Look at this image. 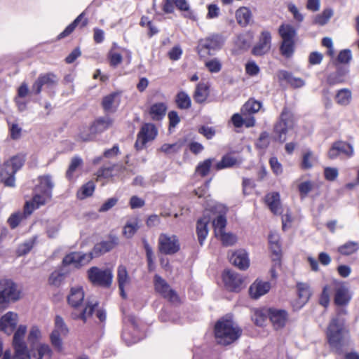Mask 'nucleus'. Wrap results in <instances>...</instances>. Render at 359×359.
Masks as SVG:
<instances>
[{"label": "nucleus", "mask_w": 359, "mask_h": 359, "mask_svg": "<svg viewBox=\"0 0 359 359\" xmlns=\"http://www.w3.org/2000/svg\"><path fill=\"white\" fill-rule=\"evenodd\" d=\"M85 293L81 286L72 287L67 296V302L74 309L72 316L75 319H81L83 322L90 318L93 310L97 306L96 301L85 302Z\"/></svg>", "instance_id": "1"}, {"label": "nucleus", "mask_w": 359, "mask_h": 359, "mask_svg": "<svg viewBox=\"0 0 359 359\" xmlns=\"http://www.w3.org/2000/svg\"><path fill=\"white\" fill-rule=\"evenodd\" d=\"M346 313V311L341 309L337 317L332 318L327 329V337L330 345L337 349H339L348 341V332L344 327V319L339 318L340 313Z\"/></svg>", "instance_id": "2"}, {"label": "nucleus", "mask_w": 359, "mask_h": 359, "mask_svg": "<svg viewBox=\"0 0 359 359\" xmlns=\"http://www.w3.org/2000/svg\"><path fill=\"white\" fill-rule=\"evenodd\" d=\"M215 334L218 344L229 345L239 338L241 330L232 320L223 318L216 323Z\"/></svg>", "instance_id": "3"}, {"label": "nucleus", "mask_w": 359, "mask_h": 359, "mask_svg": "<svg viewBox=\"0 0 359 359\" xmlns=\"http://www.w3.org/2000/svg\"><path fill=\"white\" fill-rule=\"evenodd\" d=\"M295 125L294 114L287 108H284L280 121L274 126V139L281 143L287 140V136Z\"/></svg>", "instance_id": "4"}, {"label": "nucleus", "mask_w": 359, "mask_h": 359, "mask_svg": "<svg viewBox=\"0 0 359 359\" xmlns=\"http://www.w3.org/2000/svg\"><path fill=\"white\" fill-rule=\"evenodd\" d=\"M21 292L17 285L10 279L0 280V312L5 310L11 302L20 299Z\"/></svg>", "instance_id": "5"}, {"label": "nucleus", "mask_w": 359, "mask_h": 359, "mask_svg": "<svg viewBox=\"0 0 359 359\" xmlns=\"http://www.w3.org/2000/svg\"><path fill=\"white\" fill-rule=\"evenodd\" d=\"M113 120L109 117H103L97 119L90 127H83L79 133V137L82 141H90L96 134L102 133L111 128Z\"/></svg>", "instance_id": "6"}, {"label": "nucleus", "mask_w": 359, "mask_h": 359, "mask_svg": "<svg viewBox=\"0 0 359 359\" xmlns=\"http://www.w3.org/2000/svg\"><path fill=\"white\" fill-rule=\"evenodd\" d=\"M23 159L14 156L4 163V169L0 172V181L6 187H15V174L22 166Z\"/></svg>", "instance_id": "7"}, {"label": "nucleus", "mask_w": 359, "mask_h": 359, "mask_svg": "<svg viewBox=\"0 0 359 359\" xmlns=\"http://www.w3.org/2000/svg\"><path fill=\"white\" fill-rule=\"evenodd\" d=\"M87 274L90 282L95 285L109 287L112 283L113 271L109 268L93 266L88 270Z\"/></svg>", "instance_id": "8"}, {"label": "nucleus", "mask_w": 359, "mask_h": 359, "mask_svg": "<svg viewBox=\"0 0 359 359\" xmlns=\"http://www.w3.org/2000/svg\"><path fill=\"white\" fill-rule=\"evenodd\" d=\"M180 244L175 235L161 233L158 237V250L165 255H173L180 250Z\"/></svg>", "instance_id": "9"}, {"label": "nucleus", "mask_w": 359, "mask_h": 359, "mask_svg": "<svg viewBox=\"0 0 359 359\" xmlns=\"http://www.w3.org/2000/svg\"><path fill=\"white\" fill-rule=\"evenodd\" d=\"M224 39L217 34L212 35L203 39H201L197 47L200 56H204L205 50L210 53L211 50H219L224 44Z\"/></svg>", "instance_id": "10"}, {"label": "nucleus", "mask_w": 359, "mask_h": 359, "mask_svg": "<svg viewBox=\"0 0 359 359\" xmlns=\"http://www.w3.org/2000/svg\"><path fill=\"white\" fill-rule=\"evenodd\" d=\"M157 129L152 123L144 124L139 131L135 147L137 150L142 149L145 144L155 139Z\"/></svg>", "instance_id": "11"}, {"label": "nucleus", "mask_w": 359, "mask_h": 359, "mask_svg": "<svg viewBox=\"0 0 359 359\" xmlns=\"http://www.w3.org/2000/svg\"><path fill=\"white\" fill-rule=\"evenodd\" d=\"M68 333V329L66 327L63 319L60 316H56L55 320V328L50 334V341L55 348L61 351L62 349V336H65Z\"/></svg>", "instance_id": "12"}, {"label": "nucleus", "mask_w": 359, "mask_h": 359, "mask_svg": "<svg viewBox=\"0 0 359 359\" xmlns=\"http://www.w3.org/2000/svg\"><path fill=\"white\" fill-rule=\"evenodd\" d=\"M332 287L335 290L334 303L339 306L346 305L351 299V294L344 283L333 280Z\"/></svg>", "instance_id": "13"}, {"label": "nucleus", "mask_w": 359, "mask_h": 359, "mask_svg": "<svg viewBox=\"0 0 359 359\" xmlns=\"http://www.w3.org/2000/svg\"><path fill=\"white\" fill-rule=\"evenodd\" d=\"M154 281L155 290L158 293L171 302H178V296L176 292L170 289L168 283L160 276L155 275Z\"/></svg>", "instance_id": "14"}, {"label": "nucleus", "mask_w": 359, "mask_h": 359, "mask_svg": "<svg viewBox=\"0 0 359 359\" xmlns=\"http://www.w3.org/2000/svg\"><path fill=\"white\" fill-rule=\"evenodd\" d=\"M35 194L32 201L26 202L24 207V214L26 215H31L33 211L41 205L49 202L52 198L50 192L40 193L35 191Z\"/></svg>", "instance_id": "15"}, {"label": "nucleus", "mask_w": 359, "mask_h": 359, "mask_svg": "<svg viewBox=\"0 0 359 359\" xmlns=\"http://www.w3.org/2000/svg\"><path fill=\"white\" fill-rule=\"evenodd\" d=\"M25 359H42L44 356L50 358L52 350L47 344L39 343L36 345H30V348L27 346Z\"/></svg>", "instance_id": "16"}, {"label": "nucleus", "mask_w": 359, "mask_h": 359, "mask_svg": "<svg viewBox=\"0 0 359 359\" xmlns=\"http://www.w3.org/2000/svg\"><path fill=\"white\" fill-rule=\"evenodd\" d=\"M353 148L350 144L339 141L332 144L328 151V157L330 159H335L341 155H344L350 158L353 155Z\"/></svg>", "instance_id": "17"}, {"label": "nucleus", "mask_w": 359, "mask_h": 359, "mask_svg": "<svg viewBox=\"0 0 359 359\" xmlns=\"http://www.w3.org/2000/svg\"><path fill=\"white\" fill-rule=\"evenodd\" d=\"M222 279L226 289L238 292L242 288L243 280L237 273L225 270L222 274Z\"/></svg>", "instance_id": "18"}, {"label": "nucleus", "mask_w": 359, "mask_h": 359, "mask_svg": "<svg viewBox=\"0 0 359 359\" xmlns=\"http://www.w3.org/2000/svg\"><path fill=\"white\" fill-rule=\"evenodd\" d=\"M174 6L182 11L188 12L186 15L187 17L195 19L194 13L189 11V5L187 0H165L163 10L166 13H172L174 11Z\"/></svg>", "instance_id": "19"}, {"label": "nucleus", "mask_w": 359, "mask_h": 359, "mask_svg": "<svg viewBox=\"0 0 359 359\" xmlns=\"http://www.w3.org/2000/svg\"><path fill=\"white\" fill-rule=\"evenodd\" d=\"M271 46V35L267 30L261 32L259 41L252 49L255 55H262L269 51Z\"/></svg>", "instance_id": "20"}, {"label": "nucleus", "mask_w": 359, "mask_h": 359, "mask_svg": "<svg viewBox=\"0 0 359 359\" xmlns=\"http://www.w3.org/2000/svg\"><path fill=\"white\" fill-rule=\"evenodd\" d=\"M18 323V314L12 311H8L0 319V330L8 335H10L16 328Z\"/></svg>", "instance_id": "21"}, {"label": "nucleus", "mask_w": 359, "mask_h": 359, "mask_svg": "<svg viewBox=\"0 0 359 359\" xmlns=\"http://www.w3.org/2000/svg\"><path fill=\"white\" fill-rule=\"evenodd\" d=\"M93 259L91 254H83L81 252H72L65 257L63 263L65 265H73L79 268L90 262Z\"/></svg>", "instance_id": "22"}, {"label": "nucleus", "mask_w": 359, "mask_h": 359, "mask_svg": "<svg viewBox=\"0 0 359 359\" xmlns=\"http://www.w3.org/2000/svg\"><path fill=\"white\" fill-rule=\"evenodd\" d=\"M57 81L58 79L54 74H41L32 85V92L39 94L43 86L52 87L57 84Z\"/></svg>", "instance_id": "23"}, {"label": "nucleus", "mask_w": 359, "mask_h": 359, "mask_svg": "<svg viewBox=\"0 0 359 359\" xmlns=\"http://www.w3.org/2000/svg\"><path fill=\"white\" fill-rule=\"evenodd\" d=\"M268 316L276 330L283 328L287 320V313L285 310L269 309Z\"/></svg>", "instance_id": "24"}, {"label": "nucleus", "mask_w": 359, "mask_h": 359, "mask_svg": "<svg viewBox=\"0 0 359 359\" xmlns=\"http://www.w3.org/2000/svg\"><path fill=\"white\" fill-rule=\"evenodd\" d=\"M117 281L120 290V294L123 298H126L125 288L131 284V278L130 277L127 269L123 265H120L117 269Z\"/></svg>", "instance_id": "25"}, {"label": "nucleus", "mask_w": 359, "mask_h": 359, "mask_svg": "<svg viewBox=\"0 0 359 359\" xmlns=\"http://www.w3.org/2000/svg\"><path fill=\"white\" fill-rule=\"evenodd\" d=\"M230 261L233 265L241 270H245L250 266L248 255L243 249L233 252L230 256Z\"/></svg>", "instance_id": "26"}, {"label": "nucleus", "mask_w": 359, "mask_h": 359, "mask_svg": "<svg viewBox=\"0 0 359 359\" xmlns=\"http://www.w3.org/2000/svg\"><path fill=\"white\" fill-rule=\"evenodd\" d=\"M27 332V326L20 325L14 332L13 338V346L14 350L26 351L27 344L25 341V335Z\"/></svg>", "instance_id": "27"}, {"label": "nucleus", "mask_w": 359, "mask_h": 359, "mask_svg": "<svg viewBox=\"0 0 359 359\" xmlns=\"http://www.w3.org/2000/svg\"><path fill=\"white\" fill-rule=\"evenodd\" d=\"M270 288L271 285L269 282L257 280L250 287V295L253 299H258L266 294Z\"/></svg>", "instance_id": "28"}, {"label": "nucleus", "mask_w": 359, "mask_h": 359, "mask_svg": "<svg viewBox=\"0 0 359 359\" xmlns=\"http://www.w3.org/2000/svg\"><path fill=\"white\" fill-rule=\"evenodd\" d=\"M118 244L117 238H114L109 241H105L97 243L91 252V255L93 257H98L102 254L112 250Z\"/></svg>", "instance_id": "29"}, {"label": "nucleus", "mask_w": 359, "mask_h": 359, "mask_svg": "<svg viewBox=\"0 0 359 359\" xmlns=\"http://www.w3.org/2000/svg\"><path fill=\"white\" fill-rule=\"evenodd\" d=\"M210 217L209 215H204L203 217L199 219L196 225V233L198 239L201 245H203V241L208 234V225L210 222Z\"/></svg>", "instance_id": "30"}, {"label": "nucleus", "mask_w": 359, "mask_h": 359, "mask_svg": "<svg viewBox=\"0 0 359 359\" xmlns=\"http://www.w3.org/2000/svg\"><path fill=\"white\" fill-rule=\"evenodd\" d=\"M168 109L165 102H156L149 109V114L154 121H160L165 116Z\"/></svg>", "instance_id": "31"}, {"label": "nucleus", "mask_w": 359, "mask_h": 359, "mask_svg": "<svg viewBox=\"0 0 359 359\" xmlns=\"http://www.w3.org/2000/svg\"><path fill=\"white\" fill-rule=\"evenodd\" d=\"M265 202L273 214H280L282 207L280 205V195L277 192L268 194L265 197Z\"/></svg>", "instance_id": "32"}, {"label": "nucleus", "mask_w": 359, "mask_h": 359, "mask_svg": "<svg viewBox=\"0 0 359 359\" xmlns=\"http://www.w3.org/2000/svg\"><path fill=\"white\" fill-rule=\"evenodd\" d=\"M119 104V94L112 93L104 97L102 105L105 111L114 112Z\"/></svg>", "instance_id": "33"}, {"label": "nucleus", "mask_w": 359, "mask_h": 359, "mask_svg": "<svg viewBox=\"0 0 359 359\" xmlns=\"http://www.w3.org/2000/svg\"><path fill=\"white\" fill-rule=\"evenodd\" d=\"M30 93L28 85L22 83L18 88V94L15 97V102L20 111H23L26 108L27 102L23 99Z\"/></svg>", "instance_id": "34"}, {"label": "nucleus", "mask_w": 359, "mask_h": 359, "mask_svg": "<svg viewBox=\"0 0 359 359\" xmlns=\"http://www.w3.org/2000/svg\"><path fill=\"white\" fill-rule=\"evenodd\" d=\"M140 229V219L133 217L128 219L123 228V234L127 238H131Z\"/></svg>", "instance_id": "35"}, {"label": "nucleus", "mask_w": 359, "mask_h": 359, "mask_svg": "<svg viewBox=\"0 0 359 359\" xmlns=\"http://www.w3.org/2000/svg\"><path fill=\"white\" fill-rule=\"evenodd\" d=\"M280 79L285 80L290 86L294 88H301L305 85V81L299 77H295L290 72L287 71H280L278 73Z\"/></svg>", "instance_id": "36"}, {"label": "nucleus", "mask_w": 359, "mask_h": 359, "mask_svg": "<svg viewBox=\"0 0 359 359\" xmlns=\"http://www.w3.org/2000/svg\"><path fill=\"white\" fill-rule=\"evenodd\" d=\"M39 183L35 189V191L40 193L50 192L52 195V190L54 184L49 175L42 176L39 178Z\"/></svg>", "instance_id": "37"}, {"label": "nucleus", "mask_w": 359, "mask_h": 359, "mask_svg": "<svg viewBox=\"0 0 359 359\" xmlns=\"http://www.w3.org/2000/svg\"><path fill=\"white\" fill-rule=\"evenodd\" d=\"M236 18L238 23L243 27L249 24L252 19V13L247 7H241L236 12Z\"/></svg>", "instance_id": "38"}, {"label": "nucleus", "mask_w": 359, "mask_h": 359, "mask_svg": "<svg viewBox=\"0 0 359 359\" xmlns=\"http://www.w3.org/2000/svg\"><path fill=\"white\" fill-rule=\"evenodd\" d=\"M282 41H295L296 29L290 25H281L278 29Z\"/></svg>", "instance_id": "39"}, {"label": "nucleus", "mask_w": 359, "mask_h": 359, "mask_svg": "<svg viewBox=\"0 0 359 359\" xmlns=\"http://www.w3.org/2000/svg\"><path fill=\"white\" fill-rule=\"evenodd\" d=\"M209 95L208 87L205 83H200L197 85L194 93V99L198 103L204 102Z\"/></svg>", "instance_id": "40"}, {"label": "nucleus", "mask_w": 359, "mask_h": 359, "mask_svg": "<svg viewBox=\"0 0 359 359\" xmlns=\"http://www.w3.org/2000/svg\"><path fill=\"white\" fill-rule=\"evenodd\" d=\"M175 102L180 109H188L191 107V100L189 95L184 91H180L175 97Z\"/></svg>", "instance_id": "41"}, {"label": "nucleus", "mask_w": 359, "mask_h": 359, "mask_svg": "<svg viewBox=\"0 0 359 359\" xmlns=\"http://www.w3.org/2000/svg\"><path fill=\"white\" fill-rule=\"evenodd\" d=\"M262 107V103L257 100L250 99L241 108V113L243 115L257 113Z\"/></svg>", "instance_id": "42"}, {"label": "nucleus", "mask_w": 359, "mask_h": 359, "mask_svg": "<svg viewBox=\"0 0 359 359\" xmlns=\"http://www.w3.org/2000/svg\"><path fill=\"white\" fill-rule=\"evenodd\" d=\"M295 50V41H282L280 46V54L285 58L291 57Z\"/></svg>", "instance_id": "43"}, {"label": "nucleus", "mask_w": 359, "mask_h": 359, "mask_svg": "<svg viewBox=\"0 0 359 359\" xmlns=\"http://www.w3.org/2000/svg\"><path fill=\"white\" fill-rule=\"evenodd\" d=\"M359 249V245L356 242L348 241L338 248V252L342 255H351L356 252Z\"/></svg>", "instance_id": "44"}, {"label": "nucleus", "mask_w": 359, "mask_h": 359, "mask_svg": "<svg viewBox=\"0 0 359 359\" xmlns=\"http://www.w3.org/2000/svg\"><path fill=\"white\" fill-rule=\"evenodd\" d=\"M298 295L301 300V303L305 304L311 294V292L309 285L306 283H298L297 284Z\"/></svg>", "instance_id": "45"}, {"label": "nucleus", "mask_w": 359, "mask_h": 359, "mask_svg": "<svg viewBox=\"0 0 359 359\" xmlns=\"http://www.w3.org/2000/svg\"><path fill=\"white\" fill-rule=\"evenodd\" d=\"M226 225V217L223 215H218L212 222V226L214 227L215 234L216 237L225 231L224 229Z\"/></svg>", "instance_id": "46"}, {"label": "nucleus", "mask_w": 359, "mask_h": 359, "mask_svg": "<svg viewBox=\"0 0 359 359\" xmlns=\"http://www.w3.org/2000/svg\"><path fill=\"white\" fill-rule=\"evenodd\" d=\"M224 246H231L236 244L238 241V238L236 234L224 231L217 237Z\"/></svg>", "instance_id": "47"}, {"label": "nucleus", "mask_w": 359, "mask_h": 359, "mask_svg": "<svg viewBox=\"0 0 359 359\" xmlns=\"http://www.w3.org/2000/svg\"><path fill=\"white\" fill-rule=\"evenodd\" d=\"M95 184L93 181H89L83 184L81 189L78 191V197L81 199H83L86 197L90 196L95 191Z\"/></svg>", "instance_id": "48"}, {"label": "nucleus", "mask_w": 359, "mask_h": 359, "mask_svg": "<svg viewBox=\"0 0 359 359\" xmlns=\"http://www.w3.org/2000/svg\"><path fill=\"white\" fill-rule=\"evenodd\" d=\"M351 100V92L348 89L344 88L338 91L336 95V101L341 105L348 104Z\"/></svg>", "instance_id": "49"}, {"label": "nucleus", "mask_w": 359, "mask_h": 359, "mask_svg": "<svg viewBox=\"0 0 359 359\" xmlns=\"http://www.w3.org/2000/svg\"><path fill=\"white\" fill-rule=\"evenodd\" d=\"M214 158H208L200 163L196 167V172L202 177L206 176L210 171Z\"/></svg>", "instance_id": "50"}, {"label": "nucleus", "mask_w": 359, "mask_h": 359, "mask_svg": "<svg viewBox=\"0 0 359 359\" xmlns=\"http://www.w3.org/2000/svg\"><path fill=\"white\" fill-rule=\"evenodd\" d=\"M237 163V160L236 158L232 156L231 155H226L224 156L221 161L218 162L216 164L217 170H222L224 168L231 167Z\"/></svg>", "instance_id": "51"}, {"label": "nucleus", "mask_w": 359, "mask_h": 359, "mask_svg": "<svg viewBox=\"0 0 359 359\" xmlns=\"http://www.w3.org/2000/svg\"><path fill=\"white\" fill-rule=\"evenodd\" d=\"M41 338V332L36 326H32L28 334V341L30 345H36Z\"/></svg>", "instance_id": "52"}, {"label": "nucleus", "mask_w": 359, "mask_h": 359, "mask_svg": "<svg viewBox=\"0 0 359 359\" xmlns=\"http://www.w3.org/2000/svg\"><path fill=\"white\" fill-rule=\"evenodd\" d=\"M83 163V160L79 156H74L72 158L69 168L66 172L67 177L71 179L73 177L74 172L80 167Z\"/></svg>", "instance_id": "53"}, {"label": "nucleus", "mask_w": 359, "mask_h": 359, "mask_svg": "<svg viewBox=\"0 0 359 359\" xmlns=\"http://www.w3.org/2000/svg\"><path fill=\"white\" fill-rule=\"evenodd\" d=\"M332 283L330 285H325L323 288L322 294L320 297L319 302L324 307L328 306L330 304V294L332 292Z\"/></svg>", "instance_id": "54"}, {"label": "nucleus", "mask_w": 359, "mask_h": 359, "mask_svg": "<svg viewBox=\"0 0 359 359\" xmlns=\"http://www.w3.org/2000/svg\"><path fill=\"white\" fill-rule=\"evenodd\" d=\"M83 14V13H81L69 25L65 28L62 32L59 34L58 38L62 39L69 36L74 30L79 22L81 21Z\"/></svg>", "instance_id": "55"}, {"label": "nucleus", "mask_w": 359, "mask_h": 359, "mask_svg": "<svg viewBox=\"0 0 359 359\" xmlns=\"http://www.w3.org/2000/svg\"><path fill=\"white\" fill-rule=\"evenodd\" d=\"M317 161L313 153L310 151L306 152L302 158V168L304 169H310Z\"/></svg>", "instance_id": "56"}, {"label": "nucleus", "mask_w": 359, "mask_h": 359, "mask_svg": "<svg viewBox=\"0 0 359 359\" xmlns=\"http://www.w3.org/2000/svg\"><path fill=\"white\" fill-rule=\"evenodd\" d=\"M333 13L330 9H325L323 12L318 15L314 19V23L320 25L326 24L332 17Z\"/></svg>", "instance_id": "57"}, {"label": "nucleus", "mask_w": 359, "mask_h": 359, "mask_svg": "<svg viewBox=\"0 0 359 359\" xmlns=\"http://www.w3.org/2000/svg\"><path fill=\"white\" fill-rule=\"evenodd\" d=\"M207 69L212 73H217L222 69V63L218 58H213L205 62Z\"/></svg>", "instance_id": "58"}, {"label": "nucleus", "mask_w": 359, "mask_h": 359, "mask_svg": "<svg viewBox=\"0 0 359 359\" xmlns=\"http://www.w3.org/2000/svg\"><path fill=\"white\" fill-rule=\"evenodd\" d=\"M269 243L272 252L278 255L280 252L278 236L276 233H271L269 236Z\"/></svg>", "instance_id": "59"}, {"label": "nucleus", "mask_w": 359, "mask_h": 359, "mask_svg": "<svg viewBox=\"0 0 359 359\" xmlns=\"http://www.w3.org/2000/svg\"><path fill=\"white\" fill-rule=\"evenodd\" d=\"M34 244V239H30L29 241H25L24 243H22V245H20L18 247V251H17L18 255L19 256L26 255L33 248Z\"/></svg>", "instance_id": "60"}, {"label": "nucleus", "mask_w": 359, "mask_h": 359, "mask_svg": "<svg viewBox=\"0 0 359 359\" xmlns=\"http://www.w3.org/2000/svg\"><path fill=\"white\" fill-rule=\"evenodd\" d=\"M25 352L20 350H14V353L12 355L10 351H6L3 354L2 359H25Z\"/></svg>", "instance_id": "61"}, {"label": "nucleus", "mask_w": 359, "mask_h": 359, "mask_svg": "<svg viewBox=\"0 0 359 359\" xmlns=\"http://www.w3.org/2000/svg\"><path fill=\"white\" fill-rule=\"evenodd\" d=\"M63 280V274L59 271H53L48 278V283L50 285L54 286H58L60 285Z\"/></svg>", "instance_id": "62"}, {"label": "nucleus", "mask_w": 359, "mask_h": 359, "mask_svg": "<svg viewBox=\"0 0 359 359\" xmlns=\"http://www.w3.org/2000/svg\"><path fill=\"white\" fill-rule=\"evenodd\" d=\"M182 145L179 143L164 144L161 147V151L165 154H172L178 151Z\"/></svg>", "instance_id": "63"}, {"label": "nucleus", "mask_w": 359, "mask_h": 359, "mask_svg": "<svg viewBox=\"0 0 359 359\" xmlns=\"http://www.w3.org/2000/svg\"><path fill=\"white\" fill-rule=\"evenodd\" d=\"M9 130L13 140H18L21 137L22 129L18 123H12Z\"/></svg>", "instance_id": "64"}]
</instances>
